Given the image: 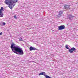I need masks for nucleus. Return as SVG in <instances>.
<instances>
[{"label": "nucleus", "instance_id": "obj_19", "mask_svg": "<svg viewBox=\"0 0 78 78\" xmlns=\"http://www.w3.org/2000/svg\"><path fill=\"white\" fill-rule=\"evenodd\" d=\"M1 12V10L0 9V12Z\"/></svg>", "mask_w": 78, "mask_h": 78}, {"label": "nucleus", "instance_id": "obj_15", "mask_svg": "<svg viewBox=\"0 0 78 78\" xmlns=\"http://www.w3.org/2000/svg\"><path fill=\"white\" fill-rule=\"evenodd\" d=\"M19 39L20 41H22V38H19Z\"/></svg>", "mask_w": 78, "mask_h": 78}, {"label": "nucleus", "instance_id": "obj_4", "mask_svg": "<svg viewBox=\"0 0 78 78\" xmlns=\"http://www.w3.org/2000/svg\"><path fill=\"white\" fill-rule=\"evenodd\" d=\"M68 19L70 20H73V17H75V16H73L71 15H68L67 16Z\"/></svg>", "mask_w": 78, "mask_h": 78}, {"label": "nucleus", "instance_id": "obj_16", "mask_svg": "<svg viewBox=\"0 0 78 78\" xmlns=\"http://www.w3.org/2000/svg\"><path fill=\"white\" fill-rule=\"evenodd\" d=\"M2 24L3 25H6V23L5 22L2 23Z\"/></svg>", "mask_w": 78, "mask_h": 78}, {"label": "nucleus", "instance_id": "obj_9", "mask_svg": "<svg viewBox=\"0 0 78 78\" xmlns=\"http://www.w3.org/2000/svg\"><path fill=\"white\" fill-rule=\"evenodd\" d=\"M62 12H63V11H60L59 12L58 15H59V16H60L61 14H62Z\"/></svg>", "mask_w": 78, "mask_h": 78}, {"label": "nucleus", "instance_id": "obj_7", "mask_svg": "<svg viewBox=\"0 0 78 78\" xmlns=\"http://www.w3.org/2000/svg\"><path fill=\"white\" fill-rule=\"evenodd\" d=\"M0 17H3V12H2V11H1V12H0Z\"/></svg>", "mask_w": 78, "mask_h": 78}, {"label": "nucleus", "instance_id": "obj_18", "mask_svg": "<svg viewBox=\"0 0 78 78\" xmlns=\"http://www.w3.org/2000/svg\"><path fill=\"white\" fill-rule=\"evenodd\" d=\"M2 32H1L0 33V35H2Z\"/></svg>", "mask_w": 78, "mask_h": 78}, {"label": "nucleus", "instance_id": "obj_10", "mask_svg": "<svg viewBox=\"0 0 78 78\" xmlns=\"http://www.w3.org/2000/svg\"><path fill=\"white\" fill-rule=\"evenodd\" d=\"M69 53H73V51L72 50V49H69Z\"/></svg>", "mask_w": 78, "mask_h": 78}, {"label": "nucleus", "instance_id": "obj_3", "mask_svg": "<svg viewBox=\"0 0 78 78\" xmlns=\"http://www.w3.org/2000/svg\"><path fill=\"white\" fill-rule=\"evenodd\" d=\"M64 29H65V26L61 25L60 26H58V30H64Z\"/></svg>", "mask_w": 78, "mask_h": 78}, {"label": "nucleus", "instance_id": "obj_17", "mask_svg": "<svg viewBox=\"0 0 78 78\" xmlns=\"http://www.w3.org/2000/svg\"><path fill=\"white\" fill-rule=\"evenodd\" d=\"M14 18L15 19H17V17L15 15V16H14Z\"/></svg>", "mask_w": 78, "mask_h": 78}, {"label": "nucleus", "instance_id": "obj_6", "mask_svg": "<svg viewBox=\"0 0 78 78\" xmlns=\"http://www.w3.org/2000/svg\"><path fill=\"white\" fill-rule=\"evenodd\" d=\"M44 75L45 76L46 75V73L45 72H42V73H41L39 74V75Z\"/></svg>", "mask_w": 78, "mask_h": 78}, {"label": "nucleus", "instance_id": "obj_2", "mask_svg": "<svg viewBox=\"0 0 78 78\" xmlns=\"http://www.w3.org/2000/svg\"><path fill=\"white\" fill-rule=\"evenodd\" d=\"M17 1H18V0H6L5 1V3L6 5H9V8L11 9H12L14 6L16 5V3H14L17 2Z\"/></svg>", "mask_w": 78, "mask_h": 78}, {"label": "nucleus", "instance_id": "obj_13", "mask_svg": "<svg viewBox=\"0 0 78 78\" xmlns=\"http://www.w3.org/2000/svg\"><path fill=\"white\" fill-rule=\"evenodd\" d=\"M71 49L73 51H75V50H76V49H75V48H71Z\"/></svg>", "mask_w": 78, "mask_h": 78}, {"label": "nucleus", "instance_id": "obj_12", "mask_svg": "<svg viewBox=\"0 0 78 78\" xmlns=\"http://www.w3.org/2000/svg\"><path fill=\"white\" fill-rule=\"evenodd\" d=\"M65 47L66 48H67V49H69L70 48H69V47H68V45H66V46Z\"/></svg>", "mask_w": 78, "mask_h": 78}, {"label": "nucleus", "instance_id": "obj_8", "mask_svg": "<svg viewBox=\"0 0 78 78\" xmlns=\"http://www.w3.org/2000/svg\"><path fill=\"white\" fill-rule=\"evenodd\" d=\"M64 7H65V9H70V7H69V6L66 5Z\"/></svg>", "mask_w": 78, "mask_h": 78}, {"label": "nucleus", "instance_id": "obj_11", "mask_svg": "<svg viewBox=\"0 0 78 78\" xmlns=\"http://www.w3.org/2000/svg\"><path fill=\"white\" fill-rule=\"evenodd\" d=\"M45 77L46 78H51V77H50V76L46 75L45 76Z\"/></svg>", "mask_w": 78, "mask_h": 78}, {"label": "nucleus", "instance_id": "obj_14", "mask_svg": "<svg viewBox=\"0 0 78 78\" xmlns=\"http://www.w3.org/2000/svg\"><path fill=\"white\" fill-rule=\"evenodd\" d=\"M1 11H3V7H1Z\"/></svg>", "mask_w": 78, "mask_h": 78}, {"label": "nucleus", "instance_id": "obj_1", "mask_svg": "<svg viewBox=\"0 0 78 78\" xmlns=\"http://www.w3.org/2000/svg\"><path fill=\"white\" fill-rule=\"evenodd\" d=\"M11 48L12 51L16 54L20 55H23L24 54L22 48L19 46L16 45V44L14 43L11 44Z\"/></svg>", "mask_w": 78, "mask_h": 78}, {"label": "nucleus", "instance_id": "obj_5", "mask_svg": "<svg viewBox=\"0 0 78 78\" xmlns=\"http://www.w3.org/2000/svg\"><path fill=\"white\" fill-rule=\"evenodd\" d=\"M37 49L35 48L34 47L33 48L32 47H30V51H32V50H35Z\"/></svg>", "mask_w": 78, "mask_h": 78}]
</instances>
